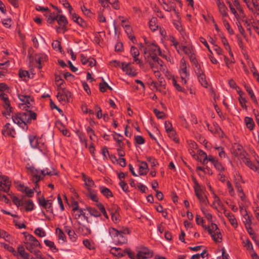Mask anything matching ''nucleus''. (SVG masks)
<instances>
[{
    "instance_id": "nucleus-10",
    "label": "nucleus",
    "mask_w": 259,
    "mask_h": 259,
    "mask_svg": "<svg viewBox=\"0 0 259 259\" xmlns=\"http://www.w3.org/2000/svg\"><path fill=\"white\" fill-rule=\"evenodd\" d=\"M72 16V20L76 23L78 25L80 26L82 28L87 27V25L84 20L80 17L77 14L75 13L70 14Z\"/></svg>"
},
{
    "instance_id": "nucleus-27",
    "label": "nucleus",
    "mask_w": 259,
    "mask_h": 259,
    "mask_svg": "<svg viewBox=\"0 0 259 259\" xmlns=\"http://www.w3.org/2000/svg\"><path fill=\"white\" fill-rule=\"evenodd\" d=\"M121 249L120 248L116 247H112L110 250L112 254L118 257H122L125 255V254H123V252H121Z\"/></svg>"
},
{
    "instance_id": "nucleus-38",
    "label": "nucleus",
    "mask_w": 259,
    "mask_h": 259,
    "mask_svg": "<svg viewBox=\"0 0 259 259\" xmlns=\"http://www.w3.org/2000/svg\"><path fill=\"white\" fill-rule=\"evenodd\" d=\"M157 20V19L156 18H152L150 21H149V28L152 31H155L157 30L158 28V26L156 24V21Z\"/></svg>"
},
{
    "instance_id": "nucleus-34",
    "label": "nucleus",
    "mask_w": 259,
    "mask_h": 259,
    "mask_svg": "<svg viewBox=\"0 0 259 259\" xmlns=\"http://www.w3.org/2000/svg\"><path fill=\"white\" fill-rule=\"evenodd\" d=\"M83 178L85 184L88 188L91 187L95 185L94 182L90 177H87L83 175Z\"/></svg>"
},
{
    "instance_id": "nucleus-44",
    "label": "nucleus",
    "mask_w": 259,
    "mask_h": 259,
    "mask_svg": "<svg viewBox=\"0 0 259 259\" xmlns=\"http://www.w3.org/2000/svg\"><path fill=\"white\" fill-rule=\"evenodd\" d=\"M78 212H77V213H75L74 214V218L75 219H78L80 216H82L84 217V218H85L86 219L87 221H88V217L85 216V212H83V210L82 209L80 208V209H78Z\"/></svg>"
},
{
    "instance_id": "nucleus-53",
    "label": "nucleus",
    "mask_w": 259,
    "mask_h": 259,
    "mask_svg": "<svg viewBox=\"0 0 259 259\" xmlns=\"http://www.w3.org/2000/svg\"><path fill=\"white\" fill-rule=\"evenodd\" d=\"M147 160L150 163L152 167L155 166L158 164L157 161L153 157H147Z\"/></svg>"
},
{
    "instance_id": "nucleus-2",
    "label": "nucleus",
    "mask_w": 259,
    "mask_h": 259,
    "mask_svg": "<svg viewBox=\"0 0 259 259\" xmlns=\"http://www.w3.org/2000/svg\"><path fill=\"white\" fill-rule=\"evenodd\" d=\"M109 232L111 236L113 238L114 242L118 244H122L127 242V238L123 233L120 232L114 228H109Z\"/></svg>"
},
{
    "instance_id": "nucleus-57",
    "label": "nucleus",
    "mask_w": 259,
    "mask_h": 259,
    "mask_svg": "<svg viewBox=\"0 0 259 259\" xmlns=\"http://www.w3.org/2000/svg\"><path fill=\"white\" fill-rule=\"evenodd\" d=\"M83 244L87 248L90 250L94 249L93 245L91 243V241L88 239L84 240L83 241Z\"/></svg>"
},
{
    "instance_id": "nucleus-13",
    "label": "nucleus",
    "mask_w": 259,
    "mask_h": 259,
    "mask_svg": "<svg viewBox=\"0 0 259 259\" xmlns=\"http://www.w3.org/2000/svg\"><path fill=\"white\" fill-rule=\"evenodd\" d=\"M18 253L19 259H29V254L25 251V249L23 246L19 245L17 247V252Z\"/></svg>"
},
{
    "instance_id": "nucleus-14",
    "label": "nucleus",
    "mask_w": 259,
    "mask_h": 259,
    "mask_svg": "<svg viewBox=\"0 0 259 259\" xmlns=\"http://www.w3.org/2000/svg\"><path fill=\"white\" fill-rule=\"evenodd\" d=\"M138 161L141 163L139 166V175L140 176L146 175L148 172L147 170L148 169L147 163L143 161L139 160Z\"/></svg>"
},
{
    "instance_id": "nucleus-22",
    "label": "nucleus",
    "mask_w": 259,
    "mask_h": 259,
    "mask_svg": "<svg viewBox=\"0 0 259 259\" xmlns=\"http://www.w3.org/2000/svg\"><path fill=\"white\" fill-rule=\"evenodd\" d=\"M148 49L149 51L154 53V55H156L157 53L159 56H161V52L160 48L154 43H152L151 45H148Z\"/></svg>"
},
{
    "instance_id": "nucleus-46",
    "label": "nucleus",
    "mask_w": 259,
    "mask_h": 259,
    "mask_svg": "<svg viewBox=\"0 0 259 259\" xmlns=\"http://www.w3.org/2000/svg\"><path fill=\"white\" fill-rule=\"evenodd\" d=\"M34 233L40 237H44L46 235L45 231L40 228H36L34 231Z\"/></svg>"
},
{
    "instance_id": "nucleus-26",
    "label": "nucleus",
    "mask_w": 259,
    "mask_h": 259,
    "mask_svg": "<svg viewBox=\"0 0 259 259\" xmlns=\"http://www.w3.org/2000/svg\"><path fill=\"white\" fill-rule=\"evenodd\" d=\"M11 198L13 202L18 207L22 206L24 204V202L22 199H19L18 197L14 195V194L11 196Z\"/></svg>"
},
{
    "instance_id": "nucleus-5",
    "label": "nucleus",
    "mask_w": 259,
    "mask_h": 259,
    "mask_svg": "<svg viewBox=\"0 0 259 259\" xmlns=\"http://www.w3.org/2000/svg\"><path fill=\"white\" fill-rule=\"evenodd\" d=\"M121 68L126 74L132 76H136L137 74L136 70L132 66L131 63H125V62H122Z\"/></svg>"
},
{
    "instance_id": "nucleus-45",
    "label": "nucleus",
    "mask_w": 259,
    "mask_h": 259,
    "mask_svg": "<svg viewBox=\"0 0 259 259\" xmlns=\"http://www.w3.org/2000/svg\"><path fill=\"white\" fill-rule=\"evenodd\" d=\"M194 70L196 75L202 74L204 71L201 69L200 65L199 63L194 64Z\"/></svg>"
},
{
    "instance_id": "nucleus-52",
    "label": "nucleus",
    "mask_w": 259,
    "mask_h": 259,
    "mask_svg": "<svg viewBox=\"0 0 259 259\" xmlns=\"http://www.w3.org/2000/svg\"><path fill=\"white\" fill-rule=\"evenodd\" d=\"M135 140L136 143L139 145H142L144 144L145 141L144 138L141 136H135Z\"/></svg>"
},
{
    "instance_id": "nucleus-6",
    "label": "nucleus",
    "mask_w": 259,
    "mask_h": 259,
    "mask_svg": "<svg viewBox=\"0 0 259 259\" xmlns=\"http://www.w3.org/2000/svg\"><path fill=\"white\" fill-rule=\"evenodd\" d=\"M11 183L9 181L7 177L3 176L2 177V180L0 181V191L5 192H9Z\"/></svg>"
},
{
    "instance_id": "nucleus-62",
    "label": "nucleus",
    "mask_w": 259,
    "mask_h": 259,
    "mask_svg": "<svg viewBox=\"0 0 259 259\" xmlns=\"http://www.w3.org/2000/svg\"><path fill=\"white\" fill-rule=\"evenodd\" d=\"M164 125L166 132H168V131H170L174 130L171 123L169 121H165Z\"/></svg>"
},
{
    "instance_id": "nucleus-18",
    "label": "nucleus",
    "mask_w": 259,
    "mask_h": 259,
    "mask_svg": "<svg viewBox=\"0 0 259 259\" xmlns=\"http://www.w3.org/2000/svg\"><path fill=\"white\" fill-rule=\"evenodd\" d=\"M119 207L117 206H115V211H110V214L111 215V218L112 221L115 223H117L120 221V215L118 212V210Z\"/></svg>"
},
{
    "instance_id": "nucleus-60",
    "label": "nucleus",
    "mask_w": 259,
    "mask_h": 259,
    "mask_svg": "<svg viewBox=\"0 0 259 259\" xmlns=\"http://www.w3.org/2000/svg\"><path fill=\"white\" fill-rule=\"evenodd\" d=\"M133 57L134 62L133 63H136V64H138L140 67H142L143 66L144 64L143 63L141 59H139L138 58L139 56H132Z\"/></svg>"
},
{
    "instance_id": "nucleus-55",
    "label": "nucleus",
    "mask_w": 259,
    "mask_h": 259,
    "mask_svg": "<svg viewBox=\"0 0 259 259\" xmlns=\"http://www.w3.org/2000/svg\"><path fill=\"white\" fill-rule=\"evenodd\" d=\"M35 188L29 189L28 187L25 188L24 191L26 195L29 197H32L33 196Z\"/></svg>"
},
{
    "instance_id": "nucleus-1",
    "label": "nucleus",
    "mask_w": 259,
    "mask_h": 259,
    "mask_svg": "<svg viewBox=\"0 0 259 259\" xmlns=\"http://www.w3.org/2000/svg\"><path fill=\"white\" fill-rule=\"evenodd\" d=\"M23 234L27 240V242H25L26 248L30 252L34 253L35 256H38L39 255V250H35L34 248L37 246L41 248V245L39 241L33 235L27 232H24Z\"/></svg>"
},
{
    "instance_id": "nucleus-64",
    "label": "nucleus",
    "mask_w": 259,
    "mask_h": 259,
    "mask_svg": "<svg viewBox=\"0 0 259 259\" xmlns=\"http://www.w3.org/2000/svg\"><path fill=\"white\" fill-rule=\"evenodd\" d=\"M137 259H147L149 257L146 255V253L143 251H139L137 254Z\"/></svg>"
},
{
    "instance_id": "nucleus-36",
    "label": "nucleus",
    "mask_w": 259,
    "mask_h": 259,
    "mask_svg": "<svg viewBox=\"0 0 259 259\" xmlns=\"http://www.w3.org/2000/svg\"><path fill=\"white\" fill-rule=\"evenodd\" d=\"M26 204L25 210L26 211H32L34 209V203L32 200H28L24 203Z\"/></svg>"
},
{
    "instance_id": "nucleus-51",
    "label": "nucleus",
    "mask_w": 259,
    "mask_h": 259,
    "mask_svg": "<svg viewBox=\"0 0 259 259\" xmlns=\"http://www.w3.org/2000/svg\"><path fill=\"white\" fill-rule=\"evenodd\" d=\"M52 46L53 48L55 50H59L60 52H61V42L56 40H54L52 44Z\"/></svg>"
},
{
    "instance_id": "nucleus-12",
    "label": "nucleus",
    "mask_w": 259,
    "mask_h": 259,
    "mask_svg": "<svg viewBox=\"0 0 259 259\" xmlns=\"http://www.w3.org/2000/svg\"><path fill=\"white\" fill-rule=\"evenodd\" d=\"M225 215L228 219L230 224L235 228H237L238 224L236 219L234 215L229 211H227L225 209L224 211Z\"/></svg>"
},
{
    "instance_id": "nucleus-16",
    "label": "nucleus",
    "mask_w": 259,
    "mask_h": 259,
    "mask_svg": "<svg viewBox=\"0 0 259 259\" xmlns=\"http://www.w3.org/2000/svg\"><path fill=\"white\" fill-rule=\"evenodd\" d=\"M32 181L34 183H38V182L44 178V176L38 175L39 171L37 169L32 170Z\"/></svg>"
},
{
    "instance_id": "nucleus-9",
    "label": "nucleus",
    "mask_w": 259,
    "mask_h": 259,
    "mask_svg": "<svg viewBox=\"0 0 259 259\" xmlns=\"http://www.w3.org/2000/svg\"><path fill=\"white\" fill-rule=\"evenodd\" d=\"M207 230L214 242H221L222 241V236L220 230L215 232L211 231L210 227H208Z\"/></svg>"
},
{
    "instance_id": "nucleus-47",
    "label": "nucleus",
    "mask_w": 259,
    "mask_h": 259,
    "mask_svg": "<svg viewBox=\"0 0 259 259\" xmlns=\"http://www.w3.org/2000/svg\"><path fill=\"white\" fill-rule=\"evenodd\" d=\"M169 40L172 43V45H173L175 47V48L176 49L177 51L179 53H180L179 49L178 48L179 42L172 36H170Z\"/></svg>"
},
{
    "instance_id": "nucleus-23",
    "label": "nucleus",
    "mask_w": 259,
    "mask_h": 259,
    "mask_svg": "<svg viewBox=\"0 0 259 259\" xmlns=\"http://www.w3.org/2000/svg\"><path fill=\"white\" fill-rule=\"evenodd\" d=\"M100 190L101 193L106 198H108L110 197H113L112 192L108 188L102 186L100 187Z\"/></svg>"
},
{
    "instance_id": "nucleus-25",
    "label": "nucleus",
    "mask_w": 259,
    "mask_h": 259,
    "mask_svg": "<svg viewBox=\"0 0 259 259\" xmlns=\"http://www.w3.org/2000/svg\"><path fill=\"white\" fill-rule=\"evenodd\" d=\"M30 144L31 147L33 148H39L38 143V140L36 139V136H30L29 137Z\"/></svg>"
},
{
    "instance_id": "nucleus-24",
    "label": "nucleus",
    "mask_w": 259,
    "mask_h": 259,
    "mask_svg": "<svg viewBox=\"0 0 259 259\" xmlns=\"http://www.w3.org/2000/svg\"><path fill=\"white\" fill-rule=\"evenodd\" d=\"M1 245L4 247V248L9 251L10 252H11L14 256H16L17 257H18V253L16 251L15 249L11 246H10L8 244H6L5 243H2Z\"/></svg>"
},
{
    "instance_id": "nucleus-61",
    "label": "nucleus",
    "mask_w": 259,
    "mask_h": 259,
    "mask_svg": "<svg viewBox=\"0 0 259 259\" xmlns=\"http://www.w3.org/2000/svg\"><path fill=\"white\" fill-rule=\"evenodd\" d=\"M214 166L215 168L220 171H224L225 168L221 163L219 162L218 160L214 163Z\"/></svg>"
},
{
    "instance_id": "nucleus-40",
    "label": "nucleus",
    "mask_w": 259,
    "mask_h": 259,
    "mask_svg": "<svg viewBox=\"0 0 259 259\" xmlns=\"http://www.w3.org/2000/svg\"><path fill=\"white\" fill-rule=\"evenodd\" d=\"M167 133L168 134V137L177 143L179 142L178 138L176 137V133L174 130L168 131Z\"/></svg>"
},
{
    "instance_id": "nucleus-7",
    "label": "nucleus",
    "mask_w": 259,
    "mask_h": 259,
    "mask_svg": "<svg viewBox=\"0 0 259 259\" xmlns=\"http://www.w3.org/2000/svg\"><path fill=\"white\" fill-rule=\"evenodd\" d=\"M12 119L14 123L17 124L23 129L27 130L28 126L26 122L22 120L20 112L17 113L14 115H13Z\"/></svg>"
},
{
    "instance_id": "nucleus-11",
    "label": "nucleus",
    "mask_w": 259,
    "mask_h": 259,
    "mask_svg": "<svg viewBox=\"0 0 259 259\" xmlns=\"http://www.w3.org/2000/svg\"><path fill=\"white\" fill-rule=\"evenodd\" d=\"M243 162L251 169L256 171L259 169V162H257V165L253 164L251 161L246 157L242 158Z\"/></svg>"
},
{
    "instance_id": "nucleus-50",
    "label": "nucleus",
    "mask_w": 259,
    "mask_h": 259,
    "mask_svg": "<svg viewBox=\"0 0 259 259\" xmlns=\"http://www.w3.org/2000/svg\"><path fill=\"white\" fill-rule=\"evenodd\" d=\"M123 254H127L128 257L131 259H135L134 252L132 251L129 248H125L124 250Z\"/></svg>"
},
{
    "instance_id": "nucleus-31",
    "label": "nucleus",
    "mask_w": 259,
    "mask_h": 259,
    "mask_svg": "<svg viewBox=\"0 0 259 259\" xmlns=\"http://www.w3.org/2000/svg\"><path fill=\"white\" fill-rule=\"evenodd\" d=\"M56 20L60 26L63 25V28H65V26L68 23L66 17L64 15H60L59 19H57Z\"/></svg>"
},
{
    "instance_id": "nucleus-32",
    "label": "nucleus",
    "mask_w": 259,
    "mask_h": 259,
    "mask_svg": "<svg viewBox=\"0 0 259 259\" xmlns=\"http://www.w3.org/2000/svg\"><path fill=\"white\" fill-rule=\"evenodd\" d=\"M56 233L58 235V237L59 240H62L63 241H66V236L62 229L59 228H57L56 229Z\"/></svg>"
},
{
    "instance_id": "nucleus-37",
    "label": "nucleus",
    "mask_w": 259,
    "mask_h": 259,
    "mask_svg": "<svg viewBox=\"0 0 259 259\" xmlns=\"http://www.w3.org/2000/svg\"><path fill=\"white\" fill-rule=\"evenodd\" d=\"M26 111L29 112V117L27 118V123H30L31 120H36L37 114L36 113L33 112L31 110L28 109Z\"/></svg>"
},
{
    "instance_id": "nucleus-4",
    "label": "nucleus",
    "mask_w": 259,
    "mask_h": 259,
    "mask_svg": "<svg viewBox=\"0 0 259 259\" xmlns=\"http://www.w3.org/2000/svg\"><path fill=\"white\" fill-rule=\"evenodd\" d=\"M0 98L4 102V104L3 106L6 110V111L2 112L3 115L6 117H7V115L10 116V114L13 112V108L11 106L8 95L7 94H5V95Z\"/></svg>"
},
{
    "instance_id": "nucleus-8",
    "label": "nucleus",
    "mask_w": 259,
    "mask_h": 259,
    "mask_svg": "<svg viewBox=\"0 0 259 259\" xmlns=\"http://www.w3.org/2000/svg\"><path fill=\"white\" fill-rule=\"evenodd\" d=\"M2 134L5 136H9L14 138L15 137L16 133L14 128L10 127V124L9 123H7L3 127Z\"/></svg>"
},
{
    "instance_id": "nucleus-58",
    "label": "nucleus",
    "mask_w": 259,
    "mask_h": 259,
    "mask_svg": "<svg viewBox=\"0 0 259 259\" xmlns=\"http://www.w3.org/2000/svg\"><path fill=\"white\" fill-rule=\"evenodd\" d=\"M179 49H182L183 51L185 52L186 55H189L192 54V49L189 47H187L185 46H183L182 47H179Z\"/></svg>"
},
{
    "instance_id": "nucleus-43",
    "label": "nucleus",
    "mask_w": 259,
    "mask_h": 259,
    "mask_svg": "<svg viewBox=\"0 0 259 259\" xmlns=\"http://www.w3.org/2000/svg\"><path fill=\"white\" fill-rule=\"evenodd\" d=\"M44 243L52 250H58V249L56 248L54 242L50 241L49 240H45L44 241Z\"/></svg>"
},
{
    "instance_id": "nucleus-20",
    "label": "nucleus",
    "mask_w": 259,
    "mask_h": 259,
    "mask_svg": "<svg viewBox=\"0 0 259 259\" xmlns=\"http://www.w3.org/2000/svg\"><path fill=\"white\" fill-rule=\"evenodd\" d=\"M218 7L220 14L224 18L228 16V15L227 12L228 8L223 2L220 5H218Z\"/></svg>"
},
{
    "instance_id": "nucleus-33",
    "label": "nucleus",
    "mask_w": 259,
    "mask_h": 259,
    "mask_svg": "<svg viewBox=\"0 0 259 259\" xmlns=\"http://www.w3.org/2000/svg\"><path fill=\"white\" fill-rule=\"evenodd\" d=\"M196 196H197L200 203H202L205 205L209 203L207 197L203 194V192L199 194V195Z\"/></svg>"
},
{
    "instance_id": "nucleus-15",
    "label": "nucleus",
    "mask_w": 259,
    "mask_h": 259,
    "mask_svg": "<svg viewBox=\"0 0 259 259\" xmlns=\"http://www.w3.org/2000/svg\"><path fill=\"white\" fill-rule=\"evenodd\" d=\"M34 102V99L30 96V98L26 99L24 103L19 104V107L21 109L28 110L31 105L30 102Z\"/></svg>"
},
{
    "instance_id": "nucleus-48",
    "label": "nucleus",
    "mask_w": 259,
    "mask_h": 259,
    "mask_svg": "<svg viewBox=\"0 0 259 259\" xmlns=\"http://www.w3.org/2000/svg\"><path fill=\"white\" fill-rule=\"evenodd\" d=\"M108 3L111 4L112 7L115 10H119L120 9V6L118 0H110Z\"/></svg>"
},
{
    "instance_id": "nucleus-42",
    "label": "nucleus",
    "mask_w": 259,
    "mask_h": 259,
    "mask_svg": "<svg viewBox=\"0 0 259 259\" xmlns=\"http://www.w3.org/2000/svg\"><path fill=\"white\" fill-rule=\"evenodd\" d=\"M97 207L99 209L101 212L103 213V215L106 218L108 219V214L105 210V207L101 203H98L96 204Z\"/></svg>"
},
{
    "instance_id": "nucleus-19",
    "label": "nucleus",
    "mask_w": 259,
    "mask_h": 259,
    "mask_svg": "<svg viewBox=\"0 0 259 259\" xmlns=\"http://www.w3.org/2000/svg\"><path fill=\"white\" fill-rule=\"evenodd\" d=\"M244 121L245 122L247 127L250 131H252L253 130L255 126V124L252 118L249 117H245L244 118Z\"/></svg>"
},
{
    "instance_id": "nucleus-29",
    "label": "nucleus",
    "mask_w": 259,
    "mask_h": 259,
    "mask_svg": "<svg viewBox=\"0 0 259 259\" xmlns=\"http://www.w3.org/2000/svg\"><path fill=\"white\" fill-rule=\"evenodd\" d=\"M197 76L201 84L203 87L206 88L207 87V82L206 80L205 75L204 72L202 73V74H198Z\"/></svg>"
},
{
    "instance_id": "nucleus-56",
    "label": "nucleus",
    "mask_w": 259,
    "mask_h": 259,
    "mask_svg": "<svg viewBox=\"0 0 259 259\" xmlns=\"http://www.w3.org/2000/svg\"><path fill=\"white\" fill-rule=\"evenodd\" d=\"M221 38L222 40V42L224 45L225 49L227 50H230V46L229 45V43L226 38L224 36H222Z\"/></svg>"
},
{
    "instance_id": "nucleus-54",
    "label": "nucleus",
    "mask_w": 259,
    "mask_h": 259,
    "mask_svg": "<svg viewBox=\"0 0 259 259\" xmlns=\"http://www.w3.org/2000/svg\"><path fill=\"white\" fill-rule=\"evenodd\" d=\"M55 81L58 83V90L61 88V85L64 83V80L62 79L60 75H57L55 76Z\"/></svg>"
},
{
    "instance_id": "nucleus-63",
    "label": "nucleus",
    "mask_w": 259,
    "mask_h": 259,
    "mask_svg": "<svg viewBox=\"0 0 259 259\" xmlns=\"http://www.w3.org/2000/svg\"><path fill=\"white\" fill-rule=\"evenodd\" d=\"M37 201L39 205L42 207L43 208L44 206L46 205V200L45 199V197L44 196H42L41 197H38L37 198Z\"/></svg>"
},
{
    "instance_id": "nucleus-3",
    "label": "nucleus",
    "mask_w": 259,
    "mask_h": 259,
    "mask_svg": "<svg viewBox=\"0 0 259 259\" xmlns=\"http://www.w3.org/2000/svg\"><path fill=\"white\" fill-rule=\"evenodd\" d=\"M58 91H59V92L58 93L56 97L59 101L68 102L71 95L70 92L65 88H60Z\"/></svg>"
},
{
    "instance_id": "nucleus-49",
    "label": "nucleus",
    "mask_w": 259,
    "mask_h": 259,
    "mask_svg": "<svg viewBox=\"0 0 259 259\" xmlns=\"http://www.w3.org/2000/svg\"><path fill=\"white\" fill-rule=\"evenodd\" d=\"M153 112L158 119H163L165 116V113L163 111H160L157 109H154Z\"/></svg>"
},
{
    "instance_id": "nucleus-59",
    "label": "nucleus",
    "mask_w": 259,
    "mask_h": 259,
    "mask_svg": "<svg viewBox=\"0 0 259 259\" xmlns=\"http://www.w3.org/2000/svg\"><path fill=\"white\" fill-rule=\"evenodd\" d=\"M62 4L65 8H68L70 14H71L73 9L69 2L67 0H62Z\"/></svg>"
},
{
    "instance_id": "nucleus-30",
    "label": "nucleus",
    "mask_w": 259,
    "mask_h": 259,
    "mask_svg": "<svg viewBox=\"0 0 259 259\" xmlns=\"http://www.w3.org/2000/svg\"><path fill=\"white\" fill-rule=\"evenodd\" d=\"M87 210L89 211L91 215L95 217H99L101 216L100 212H99L96 208L91 207H87Z\"/></svg>"
},
{
    "instance_id": "nucleus-21",
    "label": "nucleus",
    "mask_w": 259,
    "mask_h": 259,
    "mask_svg": "<svg viewBox=\"0 0 259 259\" xmlns=\"http://www.w3.org/2000/svg\"><path fill=\"white\" fill-rule=\"evenodd\" d=\"M88 194H87V196L89 197L91 200H92L93 201L95 202H98V198L95 193V192L94 190H92L90 188H88Z\"/></svg>"
},
{
    "instance_id": "nucleus-28",
    "label": "nucleus",
    "mask_w": 259,
    "mask_h": 259,
    "mask_svg": "<svg viewBox=\"0 0 259 259\" xmlns=\"http://www.w3.org/2000/svg\"><path fill=\"white\" fill-rule=\"evenodd\" d=\"M244 221L243 223L245 227L251 226L252 224V216L248 214L247 212L245 211V214L243 215Z\"/></svg>"
},
{
    "instance_id": "nucleus-35",
    "label": "nucleus",
    "mask_w": 259,
    "mask_h": 259,
    "mask_svg": "<svg viewBox=\"0 0 259 259\" xmlns=\"http://www.w3.org/2000/svg\"><path fill=\"white\" fill-rule=\"evenodd\" d=\"M196 223L198 225H201L204 229L207 230L208 229V227L204 225V220L198 214L196 216Z\"/></svg>"
},
{
    "instance_id": "nucleus-17",
    "label": "nucleus",
    "mask_w": 259,
    "mask_h": 259,
    "mask_svg": "<svg viewBox=\"0 0 259 259\" xmlns=\"http://www.w3.org/2000/svg\"><path fill=\"white\" fill-rule=\"evenodd\" d=\"M244 87H245V89L246 91V92L248 93V94L250 96V97L251 99V100L253 101V102L256 105H258V102H257V101L256 100V98L253 92V91L252 90L251 88L247 85H244Z\"/></svg>"
},
{
    "instance_id": "nucleus-39",
    "label": "nucleus",
    "mask_w": 259,
    "mask_h": 259,
    "mask_svg": "<svg viewBox=\"0 0 259 259\" xmlns=\"http://www.w3.org/2000/svg\"><path fill=\"white\" fill-rule=\"evenodd\" d=\"M222 21H223V23L224 24V26L227 29V30L228 32H229V33L230 34H231V35L233 34H234V31L231 28L230 25L229 24V23L228 22V21L226 19H225V18H223L222 19Z\"/></svg>"
},
{
    "instance_id": "nucleus-41",
    "label": "nucleus",
    "mask_w": 259,
    "mask_h": 259,
    "mask_svg": "<svg viewBox=\"0 0 259 259\" xmlns=\"http://www.w3.org/2000/svg\"><path fill=\"white\" fill-rule=\"evenodd\" d=\"M52 169L53 170L51 171L48 168H46L41 170V174L43 175L44 177L46 175H56L57 174L54 171L55 169L54 168Z\"/></svg>"
}]
</instances>
